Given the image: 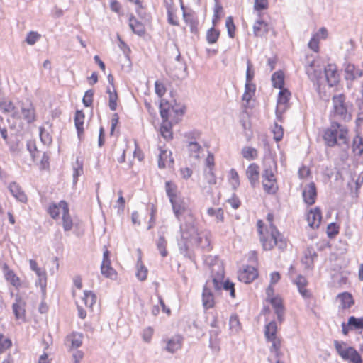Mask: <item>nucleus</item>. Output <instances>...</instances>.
<instances>
[{
	"instance_id": "obj_25",
	"label": "nucleus",
	"mask_w": 363,
	"mask_h": 363,
	"mask_svg": "<svg viewBox=\"0 0 363 363\" xmlns=\"http://www.w3.org/2000/svg\"><path fill=\"white\" fill-rule=\"evenodd\" d=\"M337 298L340 300L342 309L350 308L354 304L353 297L349 292L345 291L340 293L337 295Z\"/></svg>"
},
{
	"instance_id": "obj_23",
	"label": "nucleus",
	"mask_w": 363,
	"mask_h": 363,
	"mask_svg": "<svg viewBox=\"0 0 363 363\" xmlns=\"http://www.w3.org/2000/svg\"><path fill=\"white\" fill-rule=\"evenodd\" d=\"M193 240H195V243L206 252L211 250V240L206 234H198Z\"/></svg>"
},
{
	"instance_id": "obj_58",
	"label": "nucleus",
	"mask_w": 363,
	"mask_h": 363,
	"mask_svg": "<svg viewBox=\"0 0 363 363\" xmlns=\"http://www.w3.org/2000/svg\"><path fill=\"white\" fill-rule=\"evenodd\" d=\"M40 35L35 31H30L26 38L25 41L30 45H34L37 40L40 38Z\"/></svg>"
},
{
	"instance_id": "obj_19",
	"label": "nucleus",
	"mask_w": 363,
	"mask_h": 363,
	"mask_svg": "<svg viewBox=\"0 0 363 363\" xmlns=\"http://www.w3.org/2000/svg\"><path fill=\"white\" fill-rule=\"evenodd\" d=\"M294 284L297 286L298 289L301 295L304 298H309L311 296V292L305 289L306 286L308 281L305 277L299 274L296 279L294 281Z\"/></svg>"
},
{
	"instance_id": "obj_48",
	"label": "nucleus",
	"mask_w": 363,
	"mask_h": 363,
	"mask_svg": "<svg viewBox=\"0 0 363 363\" xmlns=\"http://www.w3.org/2000/svg\"><path fill=\"white\" fill-rule=\"evenodd\" d=\"M353 151L357 152L358 155H362L363 154V139L362 138L357 135L353 140Z\"/></svg>"
},
{
	"instance_id": "obj_24",
	"label": "nucleus",
	"mask_w": 363,
	"mask_h": 363,
	"mask_svg": "<svg viewBox=\"0 0 363 363\" xmlns=\"http://www.w3.org/2000/svg\"><path fill=\"white\" fill-rule=\"evenodd\" d=\"M329 128L335 129L336 131H338V138L342 141L343 144L348 146V140L347 138L348 131L347 128L342 127L341 124L338 122H332Z\"/></svg>"
},
{
	"instance_id": "obj_61",
	"label": "nucleus",
	"mask_w": 363,
	"mask_h": 363,
	"mask_svg": "<svg viewBox=\"0 0 363 363\" xmlns=\"http://www.w3.org/2000/svg\"><path fill=\"white\" fill-rule=\"evenodd\" d=\"M274 132V139L279 142L282 140L284 136V130L281 125H278L277 123H275V127L273 130Z\"/></svg>"
},
{
	"instance_id": "obj_38",
	"label": "nucleus",
	"mask_w": 363,
	"mask_h": 363,
	"mask_svg": "<svg viewBox=\"0 0 363 363\" xmlns=\"http://www.w3.org/2000/svg\"><path fill=\"white\" fill-rule=\"evenodd\" d=\"M83 300L86 307L92 308L96 301V296L91 291H84Z\"/></svg>"
},
{
	"instance_id": "obj_46",
	"label": "nucleus",
	"mask_w": 363,
	"mask_h": 363,
	"mask_svg": "<svg viewBox=\"0 0 363 363\" xmlns=\"http://www.w3.org/2000/svg\"><path fill=\"white\" fill-rule=\"evenodd\" d=\"M262 185L264 191L268 194H275L279 189L277 182H262Z\"/></svg>"
},
{
	"instance_id": "obj_54",
	"label": "nucleus",
	"mask_w": 363,
	"mask_h": 363,
	"mask_svg": "<svg viewBox=\"0 0 363 363\" xmlns=\"http://www.w3.org/2000/svg\"><path fill=\"white\" fill-rule=\"evenodd\" d=\"M207 213L211 216H215L219 221L223 220V210L221 208H218L217 209L209 208L207 211Z\"/></svg>"
},
{
	"instance_id": "obj_7",
	"label": "nucleus",
	"mask_w": 363,
	"mask_h": 363,
	"mask_svg": "<svg viewBox=\"0 0 363 363\" xmlns=\"http://www.w3.org/2000/svg\"><path fill=\"white\" fill-rule=\"evenodd\" d=\"M324 74L329 86L333 87L339 83L340 75L335 65L328 64L324 67Z\"/></svg>"
},
{
	"instance_id": "obj_4",
	"label": "nucleus",
	"mask_w": 363,
	"mask_h": 363,
	"mask_svg": "<svg viewBox=\"0 0 363 363\" xmlns=\"http://www.w3.org/2000/svg\"><path fill=\"white\" fill-rule=\"evenodd\" d=\"M180 231L182 239L191 241L198 235V229L196 225V220L191 214H188L184 217V222L180 224Z\"/></svg>"
},
{
	"instance_id": "obj_12",
	"label": "nucleus",
	"mask_w": 363,
	"mask_h": 363,
	"mask_svg": "<svg viewBox=\"0 0 363 363\" xmlns=\"http://www.w3.org/2000/svg\"><path fill=\"white\" fill-rule=\"evenodd\" d=\"M247 177L252 188L259 184V167L256 163L250 164L246 170Z\"/></svg>"
},
{
	"instance_id": "obj_56",
	"label": "nucleus",
	"mask_w": 363,
	"mask_h": 363,
	"mask_svg": "<svg viewBox=\"0 0 363 363\" xmlns=\"http://www.w3.org/2000/svg\"><path fill=\"white\" fill-rule=\"evenodd\" d=\"M229 325L230 328L231 330H235V332H238L240 329V323L237 314H233L230 316L229 320Z\"/></svg>"
},
{
	"instance_id": "obj_55",
	"label": "nucleus",
	"mask_w": 363,
	"mask_h": 363,
	"mask_svg": "<svg viewBox=\"0 0 363 363\" xmlns=\"http://www.w3.org/2000/svg\"><path fill=\"white\" fill-rule=\"evenodd\" d=\"M356 70V67L353 64H347L345 67V78L346 80H354V72Z\"/></svg>"
},
{
	"instance_id": "obj_10",
	"label": "nucleus",
	"mask_w": 363,
	"mask_h": 363,
	"mask_svg": "<svg viewBox=\"0 0 363 363\" xmlns=\"http://www.w3.org/2000/svg\"><path fill=\"white\" fill-rule=\"evenodd\" d=\"M60 207L62 211V226L65 231H69L73 227L72 219L69 214L68 203L62 200L60 201Z\"/></svg>"
},
{
	"instance_id": "obj_40",
	"label": "nucleus",
	"mask_w": 363,
	"mask_h": 363,
	"mask_svg": "<svg viewBox=\"0 0 363 363\" xmlns=\"http://www.w3.org/2000/svg\"><path fill=\"white\" fill-rule=\"evenodd\" d=\"M267 301L270 303L274 308V311L284 310L283 301L279 296L271 297L270 298L267 299Z\"/></svg>"
},
{
	"instance_id": "obj_63",
	"label": "nucleus",
	"mask_w": 363,
	"mask_h": 363,
	"mask_svg": "<svg viewBox=\"0 0 363 363\" xmlns=\"http://www.w3.org/2000/svg\"><path fill=\"white\" fill-rule=\"evenodd\" d=\"M255 76V71L250 60L247 62L246 82H251Z\"/></svg>"
},
{
	"instance_id": "obj_47",
	"label": "nucleus",
	"mask_w": 363,
	"mask_h": 363,
	"mask_svg": "<svg viewBox=\"0 0 363 363\" xmlns=\"http://www.w3.org/2000/svg\"><path fill=\"white\" fill-rule=\"evenodd\" d=\"M349 325L353 328V330L363 329V317H349Z\"/></svg>"
},
{
	"instance_id": "obj_14",
	"label": "nucleus",
	"mask_w": 363,
	"mask_h": 363,
	"mask_svg": "<svg viewBox=\"0 0 363 363\" xmlns=\"http://www.w3.org/2000/svg\"><path fill=\"white\" fill-rule=\"evenodd\" d=\"M85 115L82 110H77L74 114V125L77 133V136L79 141L83 139L84 135V123Z\"/></svg>"
},
{
	"instance_id": "obj_27",
	"label": "nucleus",
	"mask_w": 363,
	"mask_h": 363,
	"mask_svg": "<svg viewBox=\"0 0 363 363\" xmlns=\"http://www.w3.org/2000/svg\"><path fill=\"white\" fill-rule=\"evenodd\" d=\"M21 113L23 116V119L28 123H32L35 121V108L32 104H28L27 107L23 106L21 107Z\"/></svg>"
},
{
	"instance_id": "obj_52",
	"label": "nucleus",
	"mask_w": 363,
	"mask_h": 363,
	"mask_svg": "<svg viewBox=\"0 0 363 363\" xmlns=\"http://www.w3.org/2000/svg\"><path fill=\"white\" fill-rule=\"evenodd\" d=\"M172 155V152H167V150H161L159 158H158V167L160 169H164L166 167L165 160Z\"/></svg>"
},
{
	"instance_id": "obj_41",
	"label": "nucleus",
	"mask_w": 363,
	"mask_h": 363,
	"mask_svg": "<svg viewBox=\"0 0 363 363\" xmlns=\"http://www.w3.org/2000/svg\"><path fill=\"white\" fill-rule=\"evenodd\" d=\"M167 241L163 235H160L157 242V247L160 251V253L162 257H165L168 255V252L166 249Z\"/></svg>"
},
{
	"instance_id": "obj_36",
	"label": "nucleus",
	"mask_w": 363,
	"mask_h": 363,
	"mask_svg": "<svg viewBox=\"0 0 363 363\" xmlns=\"http://www.w3.org/2000/svg\"><path fill=\"white\" fill-rule=\"evenodd\" d=\"M138 270L136 272V277L140 281H145L147 279V269L142 264L141 258L140 257L138 260Z\"/></svg>"
},
{
	"instance_id": "obj_20",
	"label": "nucleus",
	"mask_w": 363,
	"mask_h": 363,
	"mask_svg": "<svg viewBox=\"0 0 363 363\" xmlns=\"http://www.w3.org/2000/svg\"><path fill=\"white\" fill-rule=\"evenodd\" d=\"M5 279L10 282L12 286L18 288L21 286L20 279L16 276L15 272L9 269V266L4 264L3 266Z\"/></svg>"
},
{
	"instance_id": "obj_21",
	"label": "nucleus",
	"mask_w": 363,
	"mask_h": 363,
	"mask_svg": "<svg viewBox=\"0 0 363 363\" xmlns=\"http://www.w3.org/2000/svg\"><path fill=\"white\" fill-rule=\"evenodd\" d=\"M129 26L135 34L140 37L145 34V26L143 23L136 19L133 15H131L129 18Z\"/></svg>"
},
{
	"instance_id": "obj_57",
	"label": "nucleus",
	"mask_w": 363,
	"mask_h": 363,
	"mask_svg": "<svg viewBox=\"0 0 363 363\" xmlns=\"http://www.w3.org/2000/svg\"><path fill=\"white\" fill-rule=\"evenodd\" d=\"M167 89L164 84L158 80L155 82V94L162 98L166 93Z\"/></svg>"
},
{
	"instance_id": "obj_34",
	"label": "nucleus",
	"mask_w": 363,
	"mask_h": 363,
	"mask_svg": "<svg viewBox=\"0 0 363 363\" xmlns=\"http://www.w3.org/2000/svg\"><path fill=\"white\" fill-rule=\"evenodd\" d=\"M220 36V30L216 29L214 27H211L207 30L206 33V40L209 44L216 43Z\"/></svg>"
},
{
	"instance_id": "obj_42",
	"label": "nucleus",
	"mask_w": 363,
	"mask_h": 363,
	"mask_svg": "<svg viewBox=\"0 0 363 363\" xmlns=\"http://www.w3.org/2000/svg\"><path fill=\"white\" fill-rule=\"evenodd\" d=\"M94 95V89H89L85 91L84 95L82 99V103L85 107H90L93 104Z\"/></svg>"
},
{
	"instance_id": "obj_22",
	"label": "nucleus",
	"mask_w": 363,
	"mask_h": 363,
	"mask_svg": "<svg viewBox=\"0 0 363 363\" xmlns=\"http://www.w3.org/2000/svg\"><path fill=\"white\" fill-rule=\"evenodd\" d=\"M9 189L11 194L19 201L26 203L27 196L22 191L20 186L16 182H11L9 186Z\"/></svg>"
},
{
	"instance_id": "obj_45",
	"label": "nucleus",
	"mask_w": 363,
	"mask_h": 363,
	"mask_svg": "<svg viewBox=\"0 0 363 363\" xmlns=\"http://www.w3.org/2000/svg\"><path fill=\"white\" fill-rule=\"evenodd\" d=\"M225 27L227 28L228 35L230 38H233L235 37V25L234 23L233 18L232 16H228L225 21Z\"/></svg>"
},
{
	"instance_id": "obj_51",
	"label": "nucleus",
	"mask_w": 363,
	"mask_h": 363,
	"mask_svg": "<svg viewBox=\"0 0 363 363\" xmlns=\"http://www.w3.org/2000/svg\"><path fill=\"white\" fill-rule=\"evenodd\" d=\"M26 147L30 154L33 161L35 162L36 155L38 153V151L37 150V147H36L35 141H33V140L27 141Z\"/></svg>"
},
{
	"instance_id": "obj_49",
	"label": "nucleus",
	"mask_w": 363,
	"mask_h": 363,
	"mask_svg": "<svg viewBox=\"0 0 363 363\" xmlns=\"http://www.w3.org/2000/svg\"><path fill=\"white\" fill-rule=\"evenodd\" d=\"M339 233V226L337 223L333 222L327 227V235L329 238H334Z\"/></svg>"
},
{
	"instance_id": "obj_43",
	"label": "nucleus",
	"mask_w": 363,
	"mask_h": 363,
	"mask_svg": "<svg viewBox=\"0 0 363 363\" xmlns=\"http://www.w3.org/2000/svg\"><path fill=\"white\" fill-rule=\"evenodd\" d=\"M101 272L106 278L113 279L116 277V271L111 267V264L105 266H101Z\"/></svg>"
},
{
	"instance_id": "obj_31",
	"label": "nucleus",
	"mask_w": 363,
	"mask_h": 363,
	"mask_svg": "<svg viewBox=\"0 0 363 363\" xmlns=\"http://www.w3.org/2000/svg\"><path fill=\"white\" fill-rule=\"evenodd\" d=\"M83 334L81 333L73 332L69 335H67V340L71 342L72 348H78L82 344Z\"/></svg>"
},
{
	"instance_id": "obj_26",
	"label": "nucleus",
	"mask_w": 363,
	"mask_h": 363,
	"mask_svg": "<svg viewBox=\"0 0 363 363\" xmlns=\"http://www.w3.org/2000/svg\"><path fill=\"white\" fill-rule=\"evenodd\" d=\"M254 34L256 36H263L269 31V25L263 20H257L253 26Z\"/></svg>"
},
{
	"instance_id": "obj_62",
	"label": "nucleus",
	"mask_w": 363,
	"mask_h": 363,
	"mask_svg": "<svg viewBox=\"0 0 363 363\" xmlns=\"http://www.w3.org/2000/svg\"><path fill=\"white\" fill-rule=\"evenodd\" d=\"M268 8V0H255L254 9L262 11Z\"/></svg>"
},
{
	"instance_id": "obj_8",
	"label": "nucleus",
	"mask_w": 363,
	"mask_h": 363,
	"mask_svg": "<svg viewBox=\"0 0 363 363\" xmlns=\"http://www.w3.org/2000/svg\"><path fill=\"white\" fill-rule=\"evenodd\" d=\"M172 207L173 212L176 218L180 220V216L186 211L188 205L185 199L182 196H178L169 201Z\"/></svg>"
},
{
	"instance_id": "obj_35",
	"label": "nucleus",
	"mask_w": 363,
	"mask_h": 363,
	"mask_svg": "<svg viewBox=\"0 0 363 363\" xmlns=\"http://www.w3.org/2000/svg\"><path fill=\"white\" fill-rule=\"evenodd\" d=\"M186 241L187 240H182L180 242H179V252L180 254L184 255L185 257H187L189 259L193 260L194 252L189 250Z\"/></svg>"
},
{
	"instance_id": "obj_13",
	"label": "nucleus",
	"mask_w": 363,
	"mask_h": 363,
	"mask_svg": "<svg viewBox=\"0 0 363 363\" xmlns=\"http://www.w3.org/2000/svg\"><path fill=\"white\" fill-rule=\"evenodd\" d=\"M258 276L257 270L254 266H247L238 274V279L245 284L252 282Z\"/></svg>"
},
{
	"instance_id": "obj_60",
	"label": "nucleus",
	"mask_w": 363,
	"mask_h": 363,
	"mask_svg": "<svg viewBox=\"0 0 363 363\" xmlns=\"http://www.w3.org/2000/svg\"><path fill=\"white\" fill-rule=\"evenodd\" d=\"M117 100L118 94L115 88H113V94L108 96V106L111 111H115L116 109Z\"/></svg>"
},
{
	"instance_id": "obj_53",
	"label": "nucleus",
	"mask_w": 363,
	"mask_h": 363,
	"mask_svg": "<svg viewBox=\"0 0 363 363\" xmlns=\"http://www.w3.org/2000/svg\"><path fill=\"white\" fill-rule=\"evenodd\" d=\"M319 33H315L308 44V48L315 52L319 51Z\"/></svg>"
},
{
	"instance_id": "obj_30",
	"label": "nucleus",
	"mask_w": 363,
	"mask_h": 363,
	"mask_svg": "<svg viewBox=\"0 0 363 363\" xmlns=\"http://www.w3.org/2000/svg\"><path fill=\"white\" fill-rule=\"evenodd\" d=\"M0 108L3 113H9L16 109V106L11 100H7L6 97L0 94Z\"/></svg>"
},
{
	"instance_id": "obj_32",
	"label": "nucleus",
	"mask_w": 363,
	"mask_h": 363,
	"mask_svg": "<svg viewBox=\"0 0 363 363\" xmlns=\"http://www.w3.org/2000/svg\"><path fill=\"white\" fill-rule=\"evenodd\" d=\"M306 74H308V78L314 83V84H317L318 86H320L319 80L322 78L323 72L321 69H306Z\"/></svg>"
},
{
	"instance_id": "obj_11",
	"label": "nucleus",
	"mask_w": 363,
	"mask_h": 363,
	"mask_svg": "<svg viewBox=\"0 0 363 363\" xmlns=\"http://www.w3.org/2000/svg\"><path fill=\"white\" fill-rule=\"evenodd\" d=\"M322 212L319 207H315L311 209L307 215V220L308 225L312 228H318L321 223Z\"/></svg>"
},
{
	"instance_id": "obj_29",
	"label": "nucleus",
	"mask_w": 363,
	"mask_h": 363,
	"mask_svg": "<svg viewBox=\"0 0 363 363\" xmlns=\"http://www.w3.org/2000/svg\"><path fill=\"white\" fill-rule=\"evenodd\" d=\"M277 326L274 320L265 325L264 335L267 340H273L277 337Z\"/></svg>"
},
{
	"instance_id": "obj_3",
	"label": "nucleus",
	"mask_w": 363,
	"mask_h": 363,
	"mask_svg": "<svg viewBox=\"0 0 363 363\" xmlns=\"http://www.w3.org/2000/svg\"><path fill=\"white\" fill-rule=\"evenodd\" d=\"M345 96L340 94L334 95L332 101L335 115L339 116L345 121H349L352 119V115L349 112V104L345 101Z\"/></svg>"
},
{
	"instance_id": "obj_59",
	"label": "nucleus",
	"mask_w": 363,
	"mask_h": 363,
	"mask_svg": "<svg viewBox=\"0 0 363 363\" xmlns=\"http://www.w3.org/2000/svg\"><path fill=\"white\" fill-rule=\"evenodd\" d=\"M12 346V341L10 338L1 337L0 339V354L4 353L7 349Z\"/></svg>"
},
{
	"instance_id": "obj_1",
	"label": "nucleus",
	"mask_w": 363,
	"mask_h": 363,
	"mask_svg": "<svg viewBox=\"0 0 363 363\" xmlns=\"http://www.w3.org/2000/svg\"><path fill=\"white\" fill-rule=\"evenodd\" d=\"M177 103L176 99H172L171 101H167L164 99L160 100L159 108L162 123L160 126L161 135L166 140H172V123L169 121V111L170 109L174 112V116L173 121L177 123L180 121L182 117L185 113V106H183L179 108H177Z\"/></svg>"
},
{
	"instance_id": "obj_17",
	"label": "nucleus",
	"mask_w": 363,
	"mask_h": 363,
	"mask_svg": "<svg viewBox=\"0 0 363 363\" xmlns=\"http://www.w3.org/2000/svg\"><path fill=\"white\" fill-rule=\"evenodd\" d=\"M182 342L183 337L182 335H174L167 341L165 350L170 353H174L182 347Z\"/></svg>"
},
{
	"instance_id": "obj_44",
	"label": "nucleus",
	"mask_w": 363,
	"mask_h": 363,
	"mask_svg": "<svg viewBox=\"0 0 363 363\" xmlns=\"http://www.w3.org/2000/svg\"><path fill=\"white\" fill-rule=\"evenodd\" d=\"M244 158L247 160H255L257 157V151L251 147H245L242 150Z\"/></svg>"
},
{
	"instance_id": "obj_6",
	"label": "nucleus",
	"mask_w": 363,
	"mask_h": 363,
	"mask_svg": "<svg viewBox=\"0 0 363 363\" xmlns=\"http://www.w3.org/2000/svg\"><path fill=\"white\" fill-rule=\"evenodd\" d=\"M279 236L280 233L279 232L278 229L274 224H272L270 235H264L259 238L264 250H270L274 246H276V244L277 242V238Z\"/></svg>"
},
{
	"instance_id": "obj_9",
	"label": "nucleus",
	"mask_w": 363,
	"mask_h": 363,
	"mask_svg": "<svg viewBox=\"0 0 363 363\" xmlns=\"http://www.w3.org/2000/svg\"><path fill=\"white\" fill-rule=\"evenodd\" d=\"M304 202L311 206L315 203L317 197V189L314 182H311L306 185L302 192Z\"/></svg>"
},
{
	"instance_id": "obj_15",
	"label": "nucleus",
	"mask_w": 363,
	"mask_h": 363,
	"mask_svg": "<svg viewBox=\"0 0 363 363\" xmlns=\"http://www.w3.org/2000/svg\"><path fill=\"white\" fill-rule=\"evenodd\" d=\"M208 282L203 286L202 292V301L204 308L209 309L214 306V296L212 291L208 287Z\"/></svg>"
},
{
	"instance_id": "obj_5",
	"label": "nucleus",
	"mask_w": 363,
	"mask_h": 363,
	"mask_svg": "<svg viewBox=\"0 0 363 363\" xmlns=\"http://www.w3.org/2000/svg\"><path fill=\"white\" fill-rule=\"evenodd\" d=\"M224 274L222 272L220 274H218L217 277H213L212 279V283L213 288L216 291L219 292L221 289L228 291L230 292V295L232 298L235 297V284L230 281L228 279L223 281Z\"/></svg>"
},
{
	"instance_id": "obj_16",
	"label": "nucleus",
	"mask_w": 363,
	"mask_h": 363,
	"mask_svg": "<svg viewBox=\"0 0 363 363\" xmlns=\"http://www.w3.org/2000/svg\"><path fill=\"white\" fill-rule=\"evenodd\" d=\"M339 133L335 129L327 128L323 135V139L325 144L328 147H334L335 145H341V143H337Z\"/></svg>"
},
{
	"instance_id": "obj_33",
	"label": "nucleus",
	"mask_w": 363,
	"mask_h": 363,
	"mask_svg": "<svg viewBox=\"0 0 363 363\" xmlns=\"http://www.w3.org/2000/svg\"><path fill=\"white\" fill-rule=\"evenodd\" d=\"M165 191L167 196L169 199V201L179 196L177 194V186L171 181H167L165 182Z\"/></svg>"
},
{
	"instance_id": "obj_64",
	"label": "nucleus",
	"mask_w": 363,
	"mask_h": 363,
	"mask_svg": "<svg viewBox=\"0 0 363 363\" xmlns=\"http://www.w3.org/2000/svg\"><path fill=\"white\" fill-rule=\"evenodd\" d=\"M230 179L233 180V187L236 189L240 185L239 175L235 169H231L230 171Z\"/></svg>"
},
{
	"instance_id": "obj_2",
	"label": "nucleus",
	"mask_w": 363,
	"mask_h": 363,
	"mask_svg": "<svg viewBox=\"0 0 363 363\" xmlns=\"http://www.w3.org/2000/svg\"><path fill=\"white\" fill-rule=\"evenodd\" d=\"M334 346L337 353L343 360L350 361L352 363H362V356L354 347H347L346 342L338 340H334Z\"/></svg>"
},
{
	"instance_id": "obj_39",
	"label": "nucleus",
	"mask_w": 363,
	"mask_h": 363,
	"mask_svg": "<svg viewBox=\"0 0 363 363\" xmlns=\"http://www.w3.org/2000/svg\"><path fill=\"white\" fill-rule=\"evenodd\" d=\"M262 182H277V179L274 174V172L271 167H264V169H263L262 174Z\"/></svg>"
},
{
	"instance_id": "obj_18",
	"label": "nucleus",
	"mask_w": 363,
	"mask_h": 363,
	"mask_svg": "<svg viewBox=\"0 0 363 363\" xmlns=\"http://www.w3.org/2000/svg\"><path fill=\"white\" fill-rule=\"evenodd\" d=\"M25 305L26 303L22 301L21 297L17 296L16 298V301L12 305V309L16 319H21L25 318Z\"/></svg>"
},
{
	"instance_id": "obj_50",
	"label": "nucleus",
	"mask_w": 363,
	"mask_h": 363,
	"mask_svg": "<svg viewBox=\"0 0 363 363\" xmlns=\"http://www.w3.org/2000/svg\"><path fill=\"white\" fill-rule=\"evenodd\" d=\"M60 209H61V207H60V202L57 204L53 203L50 205L48 209V212L51 218L53 219H57L60 216Z\"/></svg>"
},
{
	"instance_id": "obj_28",
	"label": "nucleus",
	"mask_w": 363,
	"mask_h": 363,
	"mask_svg": "<svg viewBox=\"0 0 363 363\" xmlns=\"http://www.w3.org/2000/svg\"><path fill=\"white\" fill-rule=\"evenodd\" d=\"M272 82L274 88L281 89L284 85V73L281 70L275 72L272 75Z\"/></svg>"
},
{
	"instance_id": "obj_37",
	"label": "nucleus",
	"mask_w": 363,
	"mask_h": 363,
	"mask_svg": "<svg viewBox=\"0 0 363 363\" xmlns=\"http://www.w3.org/2000/svg\"><path fill=\"white\" fill-rule=\"evenodd\" d=\"M280 91L277 97V104H286L291 96V93L287 89H279Z\"/></svg>"
}]
</instances>
